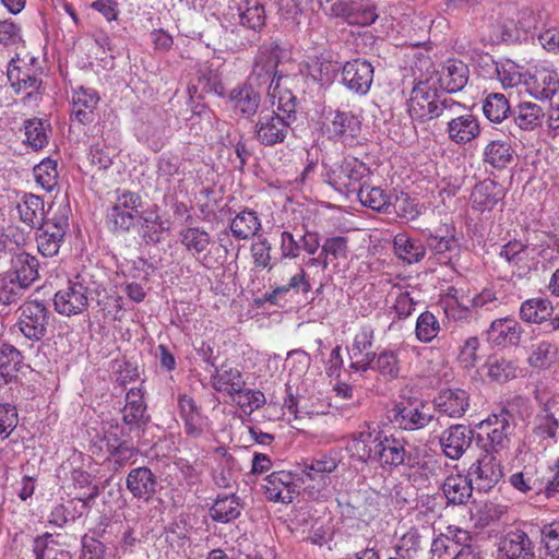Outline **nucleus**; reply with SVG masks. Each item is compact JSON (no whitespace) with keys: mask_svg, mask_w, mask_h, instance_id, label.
Masks as SVG:
<instances>
[{"mask_svg":"<svg viewBox=\"0 0 559 559\" xmlns=\"http://www.w3.org/2000/svg\"><path fill=\"white\" fill-rule=\"evenodd\" d=\"M406 441L386 435L381 430H371L369 426L354 432L346 444V450L352 457L367 464H377L383 471L392 472L406 463L411 468L426 471L428 463L418 455L406 452Z\"/></svg>","mask_w":559,"mask_h":559,"instance_id":"nucleus-1","label":"nucleus"},{"mask_svg":"<svg viewBox=\"0 0 559 559\" xmlns=\"http://www.w3.org/2000/svg\"><path fill=\"white\" fill-rule=\"evenodd\" d=\"M269 97L271 108H262L259 111L254 136L260 144L274 146L283 143L288 136L297 119V104L293 92H283L278 95V82L272 85Z\"/></svg>","mask_w":559,"mask_h":559,"instance_id":"nucleus-2","label":"nucleus"},{"mask_svg":"<svg viewBox=\"0 0 559 559\" xmlns=\"http://www.w3.org/2000/svg\"><path fill=\"white\" fill-rule=\"evenodd\" d=\"M464 106L448 96H442L437 90L432 78L415 82L407 100V111L413 120L419 122L456 115Z\"/></svg>","mask_w":559,"mask_h":559,"instance_id":"nucleus-3","label":"nucleus"},{"mask_svg":"<svg viewBox=\"0 0 559 559\" xmlns=\"http://www.w3.org/2000/svg\"><path fill=\"white\" fill-rule=\"evenodd\" d=\"M370 167L356 157H346L334 164L324 175V181L343 194L356 193L370 180Z\"/></svg>","mask_w":559,"mask_h":559,"instance_id":"nucleus-4","label":"nucleus"},{"mask_svg":"<svg viewBox=\"0 0 559 559\" xmlns=\"http://www.w3.org/2000/svg\"><path fill=\"white\" fill-rule=\"evenodd\" d=\"M278 45L264 44L261 45L254 56L251 73L248 78L249 83L258 86L269 85L267 93L272 85L278 82V95L283 92H292L285 85V78L277 71L280 63Z\"/></svg>","mask_w":559,"mask_h":559,"instance_id":"nucleus-5","label":"nucleus"},{"mask_svg":"<svg viewBox=\"0 0 559 559\" xmlns=\"http://www.w3.org/2000/svg\"><path fill=\"white\" fill-rule=\"evenodd\" d=\"M392 417L401 429L415 431L427 427L435 416L428 402L408 397L394 404Z\"/></svg>","mask_w":559,"mask_h":559,"instance_id":"nucleus-6","label":"nucleus"},{"mask_svg":"<svg viewBox=\"0 0 559 559\" xmlns=\"http://www.w3.org/2000/svg\"><path fill=\"white\" fill-rule=\"evenodd\" d=\"M50 312L43 301L27 300L19 308L16 326L29 341H41L47 334Z\"/></svg>","mask_w":559,"mask_h":559,"instance_id":"nucleus-7","label":"nucleus"},{"mask_svg":"<svg viewBox=\"0 0 559 559\" xmlns=\"http://www.w3.org/2000/svg\"><path fill=\"white\" fill-rule=\"evenodd\" d=\"M299 480L297 474L280 469L265 476L261 487L267 501L289 504L299 496Z\"/></svg>","mask_w":559,"mask_h":559,"instance_id":"nucleus-8","label":"nucleus"},{"mask_svg":"<svg viewBox=\"0 0 559 559\" xmlns=\"http://www.w3.org/2000/svg\"><path fill=\"white\" fill-rule=\"evenodd\" d=\"M117 198L108 210L107 221L115 230L128 231L140 213L142 198L139 193L129 190L116 191Z\"/></svg>","mask_w":559,"mask_h":559,"instance_id":"nucleus-9","label":"nucleus"},{"mask_svg":"<svg viewBox=\"0 0 559 559\" xmlns=\"http://www.w3.org/2000/svg\"><path fill=\"white\" fill-rule=\"evenodd\" d=\"M512 419L511 412L503 407L498 413L488 415L479 424V429L487 436L492 451L497 454L509 448L510 436L513 430Z\"/></svg>","mask_w":559,"mask_h":559,"instance_id":"nucleus-10","label":"nucleus"},{"mask_svg":"<svg viewBox=\"0 0 559 559\" xmlns=\"http://www.w3.org/2000/svg\"><path fill=\"white\" fill-rule=\"evenodd\" d=\"M325 131L330 140L353 144L361 133V119L350 110H333L328 117Z\"/></svg>","mask_w":559,"mask_h":559,"instance_id":"nucleus-11","label":"nucleus"},{"mask_svg":"<svg viewBox=\"0 0 559 559\" xmlns=\"http://www.w3.org/2000/svg\"><path fill=\"white\" fill-rule=\"evenodd\" d=\"M302 465L305 477L317 483V485L307 486L308 496L317 499L320 492L328 488L330 484L329 475L337 468L338 461L332 454H320L306 460Z\"/></svg>","mask_w":559,"mask_h":559,"instance_id":"nucleus-12","label":"nucleus"},{"mask_svg":"<svg viewBox=\"0 0 559 559\" xmlns=\"http://www.w3.org/2000/svg\"><path fill=\"white\" fill-rule=\"evenodd\" d=\"M55 310L62 316L81 314L88 307V288L80 282L69 281L53 297Z\"/></svg>","mask_w":559,"mask_h":559,"instance_id":"nucleus-13","label":"nucleus"},{"mask_svg":"<svg viewBox=\"0 0 559 559\" xmlns=\"http://www.w3.org/2000/svg\"><path fill=\"white\" fill-rule=\"evenodd\" d=\"M504 187L491 178L478 181L471 190L469 204L478 214L491 213L492 210L506 198Z\"/></svg>","mask_w":559,"mask_h":559,"instance_id":"nucleus-14","label":"nucleus"},{"mask_svg":"<svg viewBox=\"0 0 559 559\" xmlns=\"http://www.w3.org/2000/svg\"><path fill=\"white\" fill-rule=\"evenodd\" d=\"M373 76V66L362 58L347 61L342 67V83L349 92L357 95H366L370 91Z\"/></svg>","mask_w":559,"mask_h":559,"instance_id":"nucleus-15","label":"nucleus"},{"mask_svg":"<svg viewBox=\"0 0 559 559\" xmlns=\"http://www.w3.org/2000/svg\"><path fill=\"white\" fill-rule=\"evenodd\" d=\"M501 461L492 452H486L468 469V476L476 489L488 491L502 478Z\"/></svg>","mask_w":559,"mask_h":559,"instance_id":"nucleus-16","label":"nucleus"},{"mask_svg":"<svg viewBox=\"0 0 559 559\" xmlns=\"http://www.w3.org/2000/svg\"><path fill=\"white\" fill-rule=\"evenodd\" d=\"M444 116L448 119L447 134L451 142L463 146L476 140L481 132L478 118L469 112Z\"/></svg>","mask_w":559,"mask_h":559,"instance_id":"nucleus-17","label":"nucleus"},{"mask_svg":"<svg viewBox=\"0 0 559 559\" xmlns=\"http://www.w3.org/2000/svg\"><path fill=\"white\" fill-rule=\"evenodd\" d=\"M524 86L535 99H551L559 92V74L547 67L535 68L528 72Z\"/></svg>","mask_w":559,"mask_h":559,"instance_id":"nucleus-18","label":"nucleus"},{"mask_svg":"<svg viewBox=\"0 0 559 559\" xmlns=\"http://www.w3.org/2000/svg\"><path fill=\"white\" fill-rule=\"evenodd\" d=\"M68 225V216L66 214H62L57 219L46 221L39 225L40 228L36 237V243L41 255L50 258L59 252Z\"/></svg>","mask_w":559,"mask_h":559,"instance_id":"nucleus-19","label":"nucleus"},{"mask_svg":"<svg viewBox=\"0 0 559 559\" xmlns=\"http://www.w3.org/2000/svg\"><path fill=\"white\" fill-rule=\"evenodd\" d=\"M99 102L100 96L95 88L86 86L73 88L70 102L71 119L82 124L92 123Z\"/></svg>","mask_w":559,"mask_h":559,"instance_id":"nucleus-20","label":"nucleus"},{"mask_svg":"<svg viewBox=\"0 0 559 559\" xmlns=\"http://www.w3.org/2000/svg\"><path fill=\"white\" fill-rule=\"evenodd\" d=\"M227 103L236 117L251 119L258 112L261 96L251 83L245 82L230 90Z\"/></svg>","mask_w":559,"mask_h":559,"instance_id":"nucleus-21","label":"nucleus"},{"mask_svg":"<svg viewBox=\"0 0 559 559\" xmlns=\"http://www.w3.org/2000/svg\"><path fill=\"white\" fill-rule=\"evenodd\" d=\"M180 243L188 253L194 257L204 267H211L209 248L214 245L213 238L199 227H185L179 231Z\"/></svg>","mask_w":559,"mask_h":559,"instance_id":"nucleus-22","label":"nucleus"},{"mask_svg":"<svg viewBox=\"0 0 559 559\" xmlns=\"http://www.w3.org/2000/svg\"><path fill=\"white\" fill-rule=\"evenodd\" d=\"M432 403L439 416L461 418L469 407V395L463 389H444Z\"/></svg>","mask_w":559,"mask_h":559,"instance_id":"nucleus-23","label":"nucleus"},{"mask_svg":"<svg viewBox=\"0 0 559 559\" xmlns=\"http://www.w3.org/2000/svg\"><path fill=\"white\" fill-rule=\"evenodd\" d=\"M473 442V431L465 425L456 424L445 429L440 437V445L444 455L459 460Z\"/></svg>","mask_w":559,"mask_h":559,"instance_id":"nucleus-24","label":"nucleus"},{"mask_svg":"<svg viewBox=\"0 0 559 559\" xmlns=\"http://www.w3.org/2000/svg\"><path fill=\"white\" fill-rule=\"evenodd\" d=\"M437 84L447 93H456L463 90L469 79L468 67L461 60L449 59L437 71Z\"/></svg>","mask_w":559,"mask_h":559,"instance_id":"nucleus-25","label":"nucleus"},{"mask_svg":"<svg viewBox=\"0 0 559 559\" xmlns=\"http://www.w3.org/2000/svg\"><path fill=\"white\" fill-rule=\"evenodd\" d=\"M121 413L122 420L130 431L140 429L148 423L150 416L146 415V403L140 388H131L127 392L126 404Z\"/></svg>","mask_w":559,"mask_h":559,"instance_id":"nucleus-26","label":"nucleus"},{"mask_svg":"<svg viewBox=\"0 0 559 559\" xmlns=\"http://www.w3.org/2000/svg\"><path fill=\"white\" fill-rule=\"evenodd\" d=\"M126 486L134 498L147 502L156 493L157 478L148 467L141 466L129 472Z\"/></svg>","mask_w":559,"mask_h":559,"instance_id":"nucleus-27","label":"nucleus"},{"mask_svg":"<svg viewBox=\"0 0 559 559\" xmlns=\"http://www.w3.org/2000/svg\"><path fill=\"white\" fill-rule=\"evenodd\" d=\"M374 334L370 326H362L355 335L350 348V358L353 359L350 368L356 371H366L369 369L374 355L371 352Z\"/></svg>","mask_w":559,"mask_h":559,"instance_id":"nucleus-28","label":"nucleus"},{"mask_svg":"<svg viewBox=\"0 0 559 559\" xmlns=\"http://www.w3.org/2000/svg\"><path fill=\"white\" fill-rule=\"evenodd\" d=\"M523 329L512 317L493 320L488 330L489 340L498 346H514L521 341Z\"/></svg>","mask_w":559,"mask_h":559,"instance_id":"nucleus-29","label":"nucleus"},{"mask_svg":"<svg viewBox=\"0 0 559 559\" xmlns=\"http://www.w3.org/2000/svg\"><path fill=\"white\" fill-rule=\"evenodd\" d=\"M38 267V260L34 255L21 252L12 258L11 267L5 274L25 289L39 277Z\"/></svg>","mask_w":559,"mask_h":559,"instance_id":"nucleus-30","label":"nucleus"},{"mask_svg":"<svg viewBox=\"0 0 559 559\" xmlns=\"http://www.w3.org/2000/svg\"><path fill=\"white\" fill-rule=\"evenodd\" d=\"M515 150L509 139L489 141L483 150V162L497 170H503L514 160Z\"/></svg>","mask_w":559,"mask_h":559,"instance_id":"nucleus-31","label":"nucleus"},{"mask_svg":"<svg viewBox=\"0 0 559 559\" xmlns=\"http://www.w3.org/2000/svg\"><path fill=\"white\" fill-rule=\"evenodd\" d=\"M499 551L504 559H533L532 542L523 531L509 532L500 542Z\"/></svg>","mask_w":559,"mask_h":559,"instance_id":"nucleus-32","label":"nucleus"},{"mask_svg":"<svg viewBox=\"0 0 559 559\" xmlns=\"http://www.w3.org/2000/svg\"><path fill=\"white\" fill-rule=\"evenodd\" d=\"M236 11L239 23L252 31H260L265 25V10L259 0H233L229 5Z\"/></svg>","mask_w":559,"mask_h":559,"instance_id":"nucleus-33","label":"nucleus"},{"mask_svg":"<svg viewBox=\"0 0 559 559\" xmlns=\"http://www.w3.org/2000/svg\"><path fill=\"white\" fill-rule=\"evenodd\" d=\"M8 80L16 93L25 92L26 98H31L37 93L41 81L35 71L28 66H19L12 60L8 68Z\"/></svg>","mask_w":559,"mask_h":559,"instance_id":"nucleus-34","label":"nucleus"},{"mask_svg":"<svg viewBox=\"0 0 559 559\" xmlns=\"http://www.w3.org/2000/svg\"><path fill=\"white\" fill-rule=\"evenodd\" d=\"M213 389L235 397L236 393L245 386V380L241 371L229 364H222L221 367L211 377Z\"/></svg>","mask_w":559,"mask_h":559,"instance_id":"nucleus-35","label":"nucleus"},{"mask_svg":"<svg viewBox=\"0 0 559 559\" xmlns=\"http://www.w3.org/2000/svg\"><path fill=\"white\" fill-rule=\"evenodd\" d=\"M514 124L522 131H535L539 129L545 119V111L536 103L521 102L512 109Z\"/></svg>","mask_w":559,"mask_h":559,"instance_id":"nucleus-36","label":"nucleus"},{"mask_svg":"<svg viewBox=\"0 0 559 559\" xmlns=\"http://www.w3.org/2000/svg\"><path fill=\"white\" fill-rule=\"evenodd\" d=\"M241 504L236 493H219L214 499L209 514L214 522L229 523L241 514Z\"/></svg>","mask_w":559,"mask_h":559,"instance_id":"nucleus-37","label":"nucleus"},{"mask_svg":"<svg viewBox=\"0 0 559 559\" xmlns=\"http://www.w3.org/2000/svg\"><path fill=\"white\" fill-rule=\"evenodd\" d=\"M393 249L396 257L408 264L417 263L426 255V247L423 241L412 238L405 233L394 236Z\"/></svg>","mask_w":559,"mask_h":559,"instance_id":"nucleus-38","label":"nucleus"},{"mask_svg":"<svg viewBox=\"0 0 559 559\" xmlns=\"http://www.w3.org/2000/svg\"><path fill=\"white\" fill-rule=\"evenodd\" d=\"M262 227L260 216L253 210H242L231 219L229 228L237 240H248L255 236Z\"/></svg>","mask_w":559,"mask_h":559,"instance_id":"nucleus-39","label":"nucleus"},{"mask_svg":"<svg viewBox=\"0 0 559 559\" xmlns=\"http://www.w3.org/2000/svg\"><path fill=\"white\" fill-rule=\"evenodd\" d=\"M442 490L450 503L464 504L472 497L473 481L468 475L453 474L445 478Z\"/></svg>","mask_w":559,"mask_h":559,"instance_id":"nucleus-40","label":"nucleus"},{"mask_svg":"<svg viewBox=\"0 0 559 559\" xmlns=\"http://www.w3.org/2000/svg\"><path fill=\"white\" fill-rule=\"evenodd\" d=\"M402 353L403 350L400 348H385L373 355L372 362L369 368L378 371L386 380L397 379L402 367Z\"/></svg>","mask_w":559,"mask_h":559,"instance_id":"nucleus-41","label":"nucleus"},{"mask_svg":"<svg viewBox=\"0 0 559 559\" xmlns=\"http://www.w3.org/2000/svg\"><path fill=\"white\" fill-rule=\"evenodd\" d=\"M23 362V355L13 345L0 344V385L10 383L16 379Z\"/></svg>","mask_w":559,"mask_h":559,"instance_id":"nucleus-42","label":"nucleus"},{"mask_svg":"<svg viewBox=\"0 0 559 559\" xmlns=\"http://www.w3.org/2000/svg\"><path fill=\"white\" fill-rule=\"evenodd\" d=\"M469 296L463 288L450 287L444 299V313L454 321L467 320L471 317Z\"/></svg>","mask_w":559,"mask_h":559,"instance_id":"nucleus-43","label":"nucleus"},{"mask_svg":"<svg viewBox=\"0 0 559 559\" xmlns=\"http://www.w3.org/2000/svg\"><path fill=\"white\" fill-rule=\"evenodd\" d=\"M533 248L521 240H510L501 247L500 257L519 270H530L533 264Z\"/></svg>","mask_w":559,"mask_h":559,"instance_id":"nucleus-44","label":"nucleus"},{"mask_svg":"<svg viewBox=\"0 0 559 559\" xmlns=\"http://www.w3.org/2000/svg\"><path fill=\"white\" fill-rule=\"evenodd\" d=\"M554 311L552 304L547 298H530L522 302L520 317L527 323L540 324L550 319Z\"/></svg>","mask_w":559,"mask_h":559,"instance_id":"nucleus-45","label":"nucleus"},{"mask_svg":"<svg viewBox=\"0 0 559 559\" xmlns=\"http://www.w3.org/2000/svg\"><path fill=\"white\" fill-rule=\"evenodd\" d=\"M17 212L21 221L31 227L44 224L45 203L38 195L24 194L17 204Z\"/></svg>","mask_w":559,"mask_h":559,"instance_id":"nucleus-46","label":"nucleus"},{"mask_svg":"<svg viewBox=\"0 0 559 559\" xmlns=\"http://www.w3.org/2000/svg\"><path fill=\"white\" fill-rule=\"evenodd\" d=\"M341 12L348 24L357 26L371 25L378 17L376 8L362 1L344 3Z\"/></svg>","mask_w":559,"mask_h":559,"instance_id":"nucleus-47","label":"nucleus"},{"mask_svg":"<svg viewBox=\"0 0 559 559\" xmlns=\"http://www.w3.org/2000/svg\"><path fill=\"white\" fill-rule=\"evenodd\" d=\"M429 542V528L423 527V531L416 527L405 532L396 546L397 552L403 557L413 558L419 551L424 550Z\"/></svg>","mask_w":559,"mask_h":559,"instance_id":"nucleus-48","label":"nucleus"},{"mask_svg":"<svg viewBox=\"0 0 559 559\" xmlns=\"http://www.w3.org/2000/svg\"><path fill=\"white\" fill-rule=\"evenodd\" d=\"M356 193L359 202L373 211L386 212L391 205L390 195L380 187L370 186L369 181L365 182Z\"/></svg>","mask_w":559,"mask_h":559,"instance_id":"nucleus-49","label":"nucleus"},{"mask_svg":"<svg viewBox=\"0 0 559 559\" xmlns=\"http://www.w3.org/2000/svg\"><path fill=\"white\" fill-rule=\"evenodd\" d=\"M25 142L34 150L45 147L51 134L50 124L39 118L27 119L24 123Z\"/></svg>","mask_w":559,"mask_h":559,"instance_id":"nucleus-50","label":"nucleus"},{"mask_svg":"<svg viewBox=\"0 0 559 559\" xmlns=\"http://www.w3.org/2000/svg\"><path fill=\"white\" fill-rule=\"evenodd\" d=\"M483 112L493 123H501L512 115L510 103L502 93L488 94L483 103Z\"/></svg>","mask_w":559,"mask_h":559,"instance_id":"nucleus-51","label":"nucleus"},{"mask_svg":"<svg viewBox=\"0 0 559 559\" xmlns=\"http://www.w3.org/2000/svg\"><path fill=\"white\" fill-rule=\"evenodd\" d=\"M282 270L284 274L289 275L287 282L281 285L287 294L289 292H294L296 294L302 293L306 295L311 292L312 286L310 283V277L301 265L284 263L282 265Z\"/></svg>","mask_w":559,"mask_h":559,"instance_id":"nucleus-52","label":"nucleus"},{"mask_svg":"<svg viewBox=\"0 0 559 559\" xmlns=\"http://www.w3.org/2000/svg\"><path fill=\"white\" fill-rule=\"evenodd\" d=\"M496 73L503 88H513L526 81L528 72L512 60H504L496 64Z\"/></svg>","mask_w":559,"mask_h":559,"instance_id":"nucleus-53","label":"nucleus"},{"mask_svg":"<svg viewBox=\"0 0 559 559\" xmlns=\"http://www.w3.org/2000/svg\"><path fill=\"white\" fill-rule=\"evenodd\" d=\"M440 322L431 311H424L416 321L415 335L421 343H430L440 332Z\"/></svg>","mask_w":559,"mask_h":559,"instance_id":"nucleus-54","label":"nucleus"},{"mask_svg":"<svg viewBox=\"0 0 559 559\" xmlns=\"http://www.w3.org/2000/svg\"><path fill=\"white\" fill-rule=\"evenodd\" d=\"M455 228L451 224H445L442 228L436 230V233H429L427 237L428 247L436 253L441 254L451 251L455 245L454 238Z\"/></svg>","mask_w":559,"mask_h":559,"instance_id":"nucleus-55","label":"nucleus"},{"mask_svg":"<svg viewBox=\"0 0 559 559\" xmlns=\"http://www.w3.org/2000/svg\"><path fill=\"white\" fill-rule=\"evenodd\" d=\"M35 181L46 191H51L58 182L57 162L50 158L34 167Z\"/></svg>","mask_w":559,"mask_h":559,"instance_id":"nucleus-56","label":"nucleus"},{"mask_svg":"<svg viewBox=\"0 0 559 559\" xmlns=\"http://www.w3.org/2000/svg\"><path fill=\"white\" fill-rule=\"evenodd\" d=\"M556 356L557 347L547 341H542L532 346L528 362L534 368H547L555 361Z\"/></svg>","mask_w":559,"mask_h":559,"instance_id":"nucleus-57","label":"nucleus"},{"mask_svg":"<svg viewBox=\"0 0 559 559\" xmlns=\"http://www.w3.org/2000/svg\"><path fill=\"white\" fill-rule=\"evenodd\" d=\"M182 159L175 153L167 152L159 156L157 160V174L170 182L175 176L185 175Z\"/></svg>","mask_w":559,"mask_h":559,"instance_id":"nucleus-58","label":"nucleus"},{"mask_svg":"<svg viewBox=\"0 0 559 559\" xmlns=\"http://www.w3.org/2000/svg\"><path fill=\"white\" fill-rule=\"evenodd\" d=\"M559 429V421L552 413H549L547 408H544L535 417L534 433L545 440L552 439L556 437L557 430Z\"/></svg>","mask_w":559,"mask_h":559,"instance_id":"nucleus-59","label":"nucleus"},{"mask_svg":"<svg viewBox=\"0 0 559 559\" xmlns=\"http://www.w3.org/2000/svg\"><path fill=\"white\" fill-rule=\"evenodd\" d=\"M23 289L19 283L14 282L7 274L0 276V312L5 311L7 307L17 302Z\"/></svg>","mask_w":559,"mask_h":559,"instance_id":"nucleus-60","label":"nucleus"},{"mask_svg":"<svg viewBox=\"0 0 559 559\" xmlns=\"http://www.w3.org/2000/svg\"><path fill=\"white\" fill-rule=\"evenodd\" d=\"M233 399L243 412L248 413H252L253 411L261 408L266 402L265 395L262 391L245 389L243 386Z\"/></svg>","mask_w":559,"mask_h":559,"instance_id":"nucleus-61","label":"nucleus"},{"mask_svg":"<svg viewBox=\"0 0 559 559\" xmlns=\"http://www.w3.org/2000/svg\"><path fill=\"white\" fill-rule=\"evenodd\" d=\"M488 377L498 382H506L515 377V367L503 357L492 356L487 361Z\"/></svg>","mask_w":559,"mask_h":559,"instance_id":"nucleus-62","label":"nucleus"},{"mask_svg":"<svg viewBox=\"0 0 559 559\" xmlns=\"http://www.w3.org/2000/svg\"><path fill=\"white\" fill-rule=\"evenodd\" d=\"M348 252V240L342 236H335L325 239L322 245L321 255H324L322 267L325 269L329 264L328 259L332 257L333 259H345L347 258Z\"/></svg>","mask_w":559,"mask_h":559,"instance_id":"nucleus-63","label":"nucleus"},{"mask_svg":"<svg viewBox=\"0 0 559 559\" xmlns=\"http://www.w3.org/2000/svg\"><path fill=\"white\" fill-rule=\"evenodd\" d=\"M58 543L52 534L45 533L33 540V555L35 559H57Z\"/></svg>","mask_w":559,"mask_h":559,"instance_id":"nucleus-64","label":"nucleus"}]
</instances>
